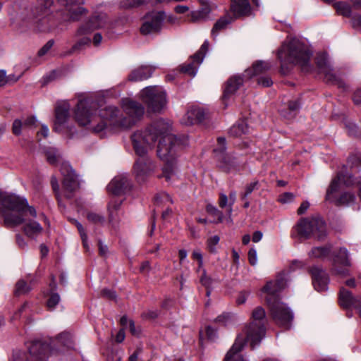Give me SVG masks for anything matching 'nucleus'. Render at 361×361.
I'll use <instances>...</instances> for the list:
<instances>
[{
    "label": "nucleus",
    "mask_w": 361,
    "mask_h": 361,
    "mask_svg": "<svg viewBox=\"0 0 361 361\" xmlns=\"http://www.w3.org/2000/svg\"><path fill=\"white\" fill-rule=\"evenodd\" d=\"M171 126L163 120L154 121L144 130L135 132L131 140L135 153L139 158L133 166L137 180L144 182L153 170V164L147 157V152L159 137L157 146V156L166 163L164 169V176L169 180L173 172V164L178 150L182 149V143L171 133Z\"/></svg>",
    "instance_id": "nucleus-1"
},
{
    "label": "nucleus",
    "mask_w": 361,
    "mask_h": 361,
    "mask_svg": "<svg viewBox=\"0 0 361 361\" xmlns=\"http://www.w3.org/2000/svg\"><path fill=\"white\" fill-rule=\"evenodd\" d=\"M123 109L126 117L120 116L117 107L107 106L96 114V104L87 99L78 101L75 111V118L80 126H87V128L95 133L105 129L106 121L114 126L128 129L133 126L144 115L145 108L137 102L126 99L123 100Z\"/></svg>",
    "instance_id": "nucleus-2"
},
{
    "label": "nucleus",
    "mask_w": 361,
    "mask_h": 361,
    "mask_svg": "<svg viewBox=\"0 0 361 361\" xmlns=\"http://www.w3.org/2000/svg\"><path fill=\"white\" fill-rule=\"evenodd\" d=\"M312 52L308 46L296 37H287L277 51L278 59L281 62V71L288 73V63H294L301 67L302 71L308 72L311 69L310 61Z\"/></svg>",
    "instance_id": "nucleus-3"
},
{
    "label": "nucleus",
    "mask_w": 361,
    "mask_h": 361,
    "mask_svg": "<svg viewBox=\"0 0 361 361\" xmlns=\"http://www.w3.org/2000/svg\"><path fill=\"white\" fill-rule=\"evenodd\" d=\"M73 341L72 336L68 332H63L58 335L50 344H47L40 341H35L30 343L28 346L29 353L27 355V361L32 358L34 361H47L48 351L52 353L54 350H61V346L66 348H73ZM25 353V352H24Z\"/></svg>",
    "instance_id": "nucleus-4"
},
{
    "label": "nucleus",
    "mask_w": 361,
    "mask_h": 361,
    "mask_svg": "<svg viewBox=\"0 0 361 361\" xmlns=\"http://www.w3.org/2000/svg\"><path fill=\"white\" fill-rule=\"evenodd\" d=\"M266 312L262 307H255L251 314L250 323L244 329L245 342H250L252 348L258 345L265 336L267 324Z\"/></svg>",
    "instance_id": "nucleus-5"
},
{
    "label": "nucleus",
    "mask_w": 361,
    "mask_h": 361,
    "mask_svg": "<svg viewBox=\"0 0 361 361\" xmlns=\"http://www.w3.org/2000/svg\"><path fill=\"white\" fill-rule=\"evenodd\" d=\"M291 235L304 239L314 236L318 240H324L327 235L326 224L319 218H302L294 226Z\"/></svg>",
    "instance_id": "nucleus-6"
},
{
    "label": "nucleus",
    "mask_w": 361,
    "mask_h": 361,
    "mask_svg": "<svg viewBox=\"0 0 361 361\" xmlns=\"http://www.w3.org/2000/svg\"><path fill=\"white\" fill-rule=\"evenodd\" d=\"M218 145L214 149L217 166L224 172L230 173L240 169V158L232 153L226 152V139L220 137L217 139Z\"/></svg>",
    "instance_id": "nucleus-7"
},
{
    "label": "nucleus",
    "mask_w": 361,
    "mask_h": 361,
    "mask_svg": "<svg viewBox=\"0 0 361 361\" xmlns=\"http://www.w3.org/2000/svg\"><path fill=\"white\" fill-rule=\"evenodd\" d=\"M140 97L149 111H160L166 103V94L157 86H149L144 88L140 92Z\"/></svg>",
    "instance_id": "nucleus-8"
},
{
    "label": "nucleus",
    "mask_w": 361,
    "mask_h": 361,
    "mask_svg": "<svg viewBox=\"0 0 361 361\" xmlns=\"http://www.w3.org/2000/svg\"><path fill=\"white\" fill-rule=\"evenodd\" d=\"M266 300L276 323L279 326L288 327L293 317L290 310L284 303L276 298H274L272 301L271 298H266Z\"/></svg>",
    "instance_id": "nucleus-9"
},
{
    "label": "nucleus",
    "mask_w": 361,
    "mask_h": 361,
    "mask_svg": "<svg viewBox=\"0 0 361 361\" xmlns=\"http://www.w3.org/2000/svg\"><path fill=\"white\" fill-rule=\"evenodd\" d=\"M18 200V207L10 208L2 206L1 214L4 216V223L8 227L17 226L25 222L24 218V209L27 206V202L25 199L16 196Z\"/></svg>",
    "instance_id": "nucleus-10"
},
{
    "label": "nucleus",
    "mask_w": 361,
    "mask_h": 361,
    "mask_svg": "<svg viewBox=\"0 0 361 361\" xmlns=\"http://www.w3.org/2000/svg\"><path fill=\"white\" fill-rule=\"evenodd\" d=\"M93 32V27L90 24H82L77 30L75 37L78 38L75 43L71 48L62 54L63 56H71L73 54H78L86 47L90 46L91 38L90 35Z\"/></svg>",
    "instance_id": "nucleus-11"
},
{
    "label": "nucleus",
    "mask_w": 361,
    "mask_h": 361,
    "mask_svg": "<svg viewBox=\"0 0 361 361\" xmlns=\"http://www.w3.org/2000/svg\"><path fill=\"white\" fill-rule=\"evenodd\" d=\"M60 171L63 176V188L66 193V197L71 199L72 193L80 186L77 176L68 162H63L61 164Z\"/></svg>",
    "instance_id": "nucleus-12"
},
{
    "label": "nucleus",
    "mask_w": 361,
    "mask_h": 361,
    "mask_svg": "<svg viewBox=\"0 0 361 361\" xmlns=\"http://www.w3.org/2000/svg\"><path fill=\"white\" fill-rule=\"evenodd\" d=\"M209 48V42L205 40L200 49L190 56V61L180 68V71L191 76H195L197 72L199 66L203 61Z\"/></svg>",
    "instance_id": "nucleus-13"
},
{
    "label": "nucleus",
    "mask_w": 361,
    "mask_h": 361,
    "mask_svg": "<svg viewBox=\"0 0 361 361\" xmlns=\"http://www.w3.org/2000/svg\"><path fill=\"white\" fill-rule=\"evenodd\" d=\"M250 13L248 0H232L228 18H221L216 23H231L240 16H247Z\"/></svg>",
    "instance_id": "nucleus-14"
},
{
    "label": "nucleus",
    "mask_w": 361,
    "mask_h": 361,
    "mask_svg": "<svg viewBox=\"0 0 361 361\" xmlns=\"http://www.w3.org/2000/svg\"><path fill=\"white\" fill-rule=\"evenodd\" d=\"M132 188V183L127 174H121L116 177L108 184L107 190L114 195H121L129 192Z\"/></svg>",
    "instance_id": "nucleus-15"
},
{
    "label": "nucleus",
    "mask_w": 361,
    "mask_h": 361,
    "mask_svg": "<svg viewBox=\"0 0 361 361\" xmlns=\"http://www.w3.org/2000/svg\"><path fill=\"white\" fill-rule=\"evenodd\" d=\"M341 182L347 186L353 185L356 183H360L359 181L355 182L353 178L346 172V169L344 168L341 171L338 172L337 176L331 180L326 191V200H330L331 199V195L338 191Z\"/></svg>",
    "instance_id": "nucleus-16"
},
{
    "label": "nucleus",
    "mask_w": 361,
    "mask_h": 361,
    "mask_svg": "<svg viewBox=\"0 0 361 361\" xmlns=\"http://www.w3.org/2000/svg\"><path fill=\"white\" fill-rule=\"evenodd\" d=\"M312 276V284L318 292H324L328 289L329 279L326 272L319 267H312L309 269Z\"/></svg>",
    "instance_id": "nucleus-17"
},
{
    "label": "nucleus",
    "mask_w": 361,
    "mask_h": 361,
    "mask_svg": "<svg viewBox=\"0 0 361 361\" xmlns=\"http://www.w3.org/2000/svg\"><path fill=\"white\" fill-rule=\"evenodd\" d=\"M287 285L286 279H285L284 274H281L277 276L274 281H270L263 287L262 291L267 293L268 298H271V300L274 301V298L279 300L278 297V293L283 290Z\"/></svg>",
    "instance_id": "nucleus-18"
},
{
    "label": "nucleus",
    "mask_w": 361,
    "mask_h": 361,
    "mask_svg": "<svg viewBox=\"0 0 361 361\" xmlns=\"http://www.w3.org/2000/svg\"><path fill=\"white\" fill-rule=\"evenodd\" d=\"M339 304L343 308L353 307L361 317V296L354 297L352 293L344 288L340 289Z\"/></svg>",
    "instance_id": "nucleus-19"
},
{
    "label": "nucleus",
    "mask_w": 361,
    "mask_h": 361,
    "mask_svg": "<svg viewBox=\"0 0 361 361\" xmlns=\"http://www.w3.org/2000/svg\"><path fill=\"white\" fill-rule=\"evenodd\" d=\"M70 104L66 101L58 102L55 108L54 130L60 131L61 127L64 125L69 116Z\"/></svg>",
    "instance_id": "nucleus-20"
},
{
    "label": "nucleus",
    "mask_w": 361,
    "mask_h": 361,
    "mask_svg": "<svg viewBox=\"0 0 361 361\" xmlns=\"http://www.w3.org/2000/svg\"><path fill=\"white\" fill-rule=\"evenodd\" d=\"M66 9L70 17L65 18L64 20H81L82 16L86 13V10L80 6L84 2V0H66Z\"/></svg>",
    "instance_id": "nucleus-21"
},
{
    "label": "nucleus",
    "mask_w": 361,
    "mask_h": 361,
    "mask_svg": "<svg viewBox=\"0 0 361 361\" xmlns=\"http://www.w3.org/2000/svg\"><path fill=\"white\" fill-rule=\"evenodd\" d=\"M246 77L241 75H234L229 78L225 84L223 99L226 100L233 95L236 91L243 85Z\"/></svg>",
    "instance_id": "nucleus-22"
},
{
    "label": "nucleus",
    "mask_w": 361,
    "mask_h": 361,
    "mask_svg": "<svg viewBox=\"0 0 361 361\" xmlns=\"http://www.w3.org/2000/svg\"><path fill=\"white\" fill-rule=\"evenodd\" d=\"M154 70L155 68L151 66H141L131 71L128 80L133 82L147 80L152 76Z\"/></svg>",
    "instance_id": "nucleus-23"
},
{
    "label": "nucleus",
    "mask_w": 361,
    "mask_h": 361,
    "mask_svg": "<svg viewBox=\"0 0 361 361\" xmlns=\"http://www.w3.org/2000/svg\"><path fill=\"white\" fill-rule=\"evenodd\" d=\"M33 28L36 32L51 33L58 36L68 30L64 24H34Z\"/></svg>",
    "instance_id": "nucleus-24"
},
{
    "label": "nucleus",
    "mask_w": 361,
    "mask_h": 361,
    "mask_svg": "<svg viewBox=\"0 0 361 361\" xmlns=\"http://www.w3.org/2000/svg\"><path fill=\"white\" fill-rule=\"evenodd\" d=\"M271 67V65L269 61H257L252 64L251 68L245 71L243 76L246 77V79H250L253 76L268 71Z\"/></svg>",
    "instance_id": "nucleus-25"
},
{
    "label": "nucleus",
    "mask_w": 361,
    "mask_h": 361,
    "mask_svg": "<svg viewBox=\"0 0 361 361\" xmlns=\"http://www.w3.org/2000/svg\"><path fill=\"white\" fill-rule=\"evenodd\" d=\"M166 21L167 23H172L174 18L171 15H167L162 11H150L143 17V23H162Z\"/></svg>",
    "instance_id": "nucleus-26"
},
{
    "label": "nucleus",
    "mask_w": 361,
    "mask_h": 361,
    "mask_svg": "<svg viewBox=\"0 0 361 361\" xmlns=\"http://www.w3.org/2000/svg\"><path fill=\"white\" fill-rule=\"evenodd\" d=\"M245 343V338L242 335H238L231 348L226 353L224 361H245L240 356L235 357V355L242 350Z\"/></svg>",
    "instance_id": "nucleus-27"
},
{
    "label": "nucleus",
    "mask_w": 361,
    "mask_h": 361,
    "mask_svg": "<svg viewBox=\"0 0 361 361\" xmlns=\"http://www.w3.org/2000/svg\"><path fill=\"white\" fill-rule=\"evenodd\" d=\"M186 124H195L202 122L205 118V112L203 109L194 106L190 109L185 114Z\"/></svg>",
    "instance_id": "nucleus-28"
},
{
    "label": "nucleus",
    "mask_w": 361,
    "mask_h": 361,
    "mask_svg": "<svg viewBox=\"0 0 361 361\" xmlns=\"http://www.w3.org/2000/svg\"><path fill=\"white\" fill-rule=\"evenodd\" d=\"M341 264L345 267H350L351 263L349 259V252L345 247H341L337 254L333 255V265Z\"/></svg>",
    "instance_id": "nucleus-29"
},
{
    "label": "nucleus",
    "mask_w": 361,
    "mask_h": 361,
    "mask_svg": "<svg viewBox=\"0 0 361 361\" xmlns=\"http://www.w3.org/2000/svg\"><path fill=\"white\" fill-rule=\"evenodd\" d=\"M19 200L16 195L0 190V204L10 208L18 207Z\"/></svg>",
    "instance_id": "nucleus-30"
},
{
    "label": "nucleus",
    "mask_w": 361,
    "mask_h": 361,
    "mask_svg": "<svg viewBox=\"0 0 361 361\" xmlns=\"http://www.w3.org/2000/svg\"><path fill=\"white\" fill-rule=\"evenodd\" d=\"M322 73L324 74V80L326 82L336 85L338 87H344V82L333 73V70L331 67L322 71Z\"/></svg>",
    "instance_id": "nucleus-31"
},
{
    "label": "nucleus",
    "mask_w": 361,
    "mask_h": 361,
    "mask_svg": "<svg viewBox=\"0 0 361 361\" xmlns=\"http://www.w3.org/2000/svg\"><path fill=\"white\" fill-rule=\"evenodd\" d=\"M248 130L247 124L245 121H240L233 125L229 130V134L233 137H240Z\"/></svg>",
    "instance_id": "nucleus-32"
},
{
    "label": "nucleus",
    "mask_w": 361,
    "mask_h": 361,
    "mask_svg": "<svg viewBox=\"0 0 361 361\" xmlns=\"http://www.w3.org/2000/svg\"><path fill=\"white\" fill-rule=\"evenodd\" d=\"M24 232L30 237L40 233L42 231V227L39 224L35 221H30L25 223L24 226Z\"/></svg>",
    "instance_id": "nucleus-33"
},
{
    "label": "nucleus",
    "mask_w": 361,
    "mask_h": 361,
    "mask_svg": "<svg viewBox=\"0 0 361 361\" xmlns=\"http://www.w3.org/2000/svg\"><path fill=\"white\" fill-rule=\"evenodd\" d=\"M331 250V246H322V247H313L309 255L312 258H319L322 259L329 255Z\"/></svg>",
    "instance_id": "nucleus-34"
},
{
    "label": "nucleus",
    "mask_w": 361,
    "mask_h": 361,
    "mask_svg": "<svg viewBox=\"0 0 361 361\" xmlns=\"http://www.w3.org/2000/svg\"><path fill=\"white\" fill-rule=\"evenodd\" d=\"M52 4V0H46L44 6L35 8V14H36L37 17L40 18V20H43L44 18L51 14V11L50 10V7Z\"/></svg>",
    "instance_id": "nucleus-35"
},
{
    "label": "nucleus",
    "mask_w": 361,
    "mask_h": 361,
    "mask_svg": "<svg viewBox=\"0 0 361 361\" xmlns=\"http://www.w3.org/2000/svg\"><path fill=\"white\" fill-rule=\"evenodd\" d=\"M161 30V24H142L140 27V32L144 35L157 34Z\"/></svg>",
    "instance_id": "nucleus-36"
},
{
    "label": "nucleus",
    "mask_w": 361,
    "mask_h": 361,
    "mask_svg": "<svg viewBox=\"0 0 361 361\" xmlns=\"http://www.w3.org/2000/svg\"><path fill=\"white\" fill-rule=\"evenodd\" d=\"M335 9L338 14L348 17L351 14V8L350 5L345 2L339 1L334 4Z\"/></svg>",
    "instance_id": "nucleus-37"
},
{
    "label": "nucleus",
    "mask_w": 361,
    "mask_h": 361,
    "mask_svg": "<svg viewBox=\"0 0 361 361\" xmlns=\"http://www.w3.org/2000/svg\"><path fill=\"white\" fill-rule=\"evenodd\" d=\"M200 281L201 284L202 286H204L207 289V292H206L207 296H209V295L211 294V291H212L211 286H212L213 280L210 276H208L207 275V271L204 269H202V274L200 276Z\"/></svg>",
    "instance_id": "nucleus-38"
},
{
    "label": "nucleus",
    "mask_w": 361,
    "mask_h": 361,
    "mask_svg": "<svg viewBox=\"0 0 361 361\" xmlns=\"http://www.w3.org/2000/svg\"><path fill=\"white\" fill-rule=\"evenodd\" d=\"M317 64L322 72L329 68L328 54L325 52L319 54L317 57Z\"/></svg>",
    "instance_id": "nucleus-39"
},
{
    "label": "nucleus",
    "mask_w": 361,
    "mask_h": 361,
    "mask_svg": "<svg viewBox=\"0 0 361 361\" xmlns=\"http://www.w3.org/2000/svg\"><path fill=\"white\" fill-rule=\"evenodd\" d=\"M209 8L206 6L200 10L196 11L192 13V18L194 20H207V18L209 13Z\"/></svg>",
    "instance_id": "nucleus-40"
},
{
    "label": "nucleus",
    "mask_w": 361,
    "mask_h": 361,
    "mask_svg": "<svg viewBox=\"0 0 361 361\" xmlns=\"http://www.w3.org/2000/svg\"><path fill=\"white\" fill-rule=\"evenodd\" d=\"M220 238L215 235L209 238L207 240V247L209 252L215 254L217 252L216 245L219 244Z\"/></svg>",
    "instance_id": "nucleus-41"
},
{
    "label": "nucleus",
    "mask_w": 361,
    "mask_h": 361,
    "mask_svg": "<svg viewBox=\"0 0 361 361\" xmlns=\"http://www.w3.org/2000/svg\"><path fill=\"white\" fill-rule=\"evenodd\" d=\"M355 200V196L350 192L343 193L340 197L337 200L336 204L338 205H348L351 202H353Z\"/></svg>",
    "instance_id": "nucleus-42"
},
{
    "label": "nucleus",
    "mask_w": 361,
    "mask_h": 361,
    "mask_svg": "<svg viewBox=\"0 0 361 361\" xmlns=\"http://www.w3.org/2000/svg\"><path fill=\"white\" fill-rule=\"evenodd\" d=\"M259 182L257 180L253 181L247 184L245 188V191L240 194L242 200H246L247 197L250 195L255 190L258 188Z\"/></svg>",
    "instance_id": "nucleus-43"
},
{
    "label": "nucleus",
    "mask_w": 361,
    "mask_h": 361,
    "mask_svg": "<svg viewBox=\"0 0 361 361\" xmlns=\"http://www.w3.org/2000/svg\"><path fill=\"white\" fill-rule=\"evenodd\" d=\"M30 290V287L26 283L25 281L20 280L17 282L16 285L15 294L20 295L27 293Z\"/></svg>",
    "instance_id": "nucleus-44"
},
{
    "label": "nucleus",
    "mask_w": 361,
    "mask_h": 361,
    "mask_svg": "<svg viewBox=\"0 0 361 361\" xmlns=\"http://www.w3.org/2000/svg\"><path fill=\"white\" fill-rule=\"evenodd\" d=\"M87 218L89 221L94 224L102 225L105 221L104 216L95 212H89L87 215Z\"/></svg>",
    "instance_id": "nucleus-45"
},
{
    "label": "nucleus",
    "mask_w": 361,
    "mask_h": 361,
    "mask_svg": "<svg viewBox=\"0 0 361 361\" xmlns=\"http://www.w3.org/2000/svg\"><path fill=\"white\" fill-rule=\"evenodd\" d=\"M74 224L76 226V227H77V228L78 230V232H79V233L80 235V237H81V239H82L84 247L87 250H88L89 247H88V245H87V234H86V233L85 231L84 228L82 227V224L80 222H78V221H76V220L74 221Z\"/></svg>",
    "instance_id": "nucleus-46"
},
{
    "label": "nucleus",
    "mask_w": 361,
    "mask_h": 361,
    "mask_svg": "<svg viewBox=\"0 0 361 361\" xmlns=\"http://www.w3.org/2000/svg\"><path fill=\"white\" fill-rule=\"evenodd\" d=\"M60 302V296L58 293H51L47 301V305L49 310H52Z\"/></svg>",
    "instance_id": "nucleus-47"
},
{
    "label": "nucleus",
    "mask_w": 361,
    "mask_h": 361,
    "mask_svg": "<svg viewBox=\"0 0 361 361\" xmlns=\"http://www.w3.org/2000/svg\"><path fill=\"white\" fill-rule=\"evenodd\" d=\"M206 210L209 214L216 217L218 219L219 222L222 221L223 218H224V214L216 207H214L212 204H208L206 207Z\"/></svg>",
    "instance_id": "nucleus-48"
},
{
    "label": "nucleus",
    "mask_w": 361,
    "mask_h": 361,
    "mask_svg": "<svg viewBox=\"0 0 361 361\" xmlns=\"http://www.w3.org/2000/svg\"><path fill=\"white\" fill-rule=\"evenodd\" d=\"M121 24H108V27H106V35L109 38H114L116 32L120 30L119 25Z\"/></svg>",
    "instance_id": "nucleus-49"
},
{
    "label": "nucleus",
    "mask_w": 361,
    "mask_h": 361,
    "mask_svg": "<svg viewBox=\"0 0 361 361\" xmlns=\"http://www.w3.org/2000/svg\"><path fill=\"white\" fill-rule=\"evenodd\" d=\"M46 156H47V159L48 162L51 164H56L60 157L59 154L55 149L47 151L46 152Z\"/></svg>",
    "instance_id": "nucleus-50"
},
{
    "label": "nucleus",
    "mask_w": 361,
    "mask_h": 361,
    "mask_svg": "<svg viewBox=\"0 0 361 361\" xmlns=\"http://www.w3.org/2000/svg\"><path fill=\"white\" fill-rule=\"evenodd\" d=\"M121 204V201L118 200H112L109 204V222H112L113 221V211H116L118 209Z\"/></svg>",
    "instance_id": "nucleus-51"
},
{
    "label": "nucleus",
    "mask_w": 361,
    "mask_h": 361,
    "mask_svg": "<svg viewBox=\"0 0 361 361\" xmlns=\"http://www.w3.org/2000/svg\"><path fill=\"white\" fill-rule=\"evenodd\" d=\"M51 185L53 188L54 192L56 196V199L58 200L59 204H61V200L59 197V185L58 183V180L55 176H52L51 178Z\"/></svg>",
    "instance_id": "nucleus-52"
},
{
    "label": "nucleus",
    "mask_w": 361,
    "mask_h": 361,
    "mask_svg": "<svg viewBox=\"0 0 361 361\" xmlns=\"http://www.w3.org/2000/svg\"><path fill=\"white\" fill-rule=\"evenodd\" d=\"M231 315L228 313H223L220 315H219L215 319V322L219 323L222 325H226L228 323L231 321Z\"/></svg>",
    "instance_id": "nucleus-53"
},
{
    "label": "nucleus",
    "mask_w": 361,
    "mask_h": 361,
    "mask_svg": "<svg viewBox=\"0 0 361 361\" xmlns=\"http://www.w3.org/2000/svg\"><path fill=\"white\" fill-rule=\"evenodd\" d=\"M54 44V39H49L38 51V56L45 55Z\"/></svg>",
    "instance_id": "nucleus-54"
},
{
    "label": "nucleus",
    "mask_w": 361,
    "mask_h": 361,
    "mask_svg": "<svg viewBox=\"0 0 361 361\" xmlns=\"http://www.w3.org/2000/svg\"><path fill=\"white\" fill-rule=\"evenodd\" d=\"M23 127V122L20 119H16L13 123V133L16 135H19L21 133V130Z\"/></svg>",
    "instance_id": "nucleus-55"
},
{
    "label": "nucleus",
    "mask_w": 361,
    "mask_h": 361,
    "mask_svg": "<svg viewBox=\"0 0 361 361\" xmlns=\"http://www.w3.org/2000/svg\"><path fill=\"white\" fill-rule=\"evenodd\" d=\"M27 355L23 351H15L13 354L12 361H27Z\"/></svg>",
    "instance_id": "nucleus-56"
},
{
    "label": "nucleus",
    "mask_w": 361,
    "mask_h": 361,
    "mask_svg": "<svg viewBox=\"0 0 361 361\" xmlns=\"http://www.w3.org/2000/svg\"><path fill=\"white\" fill-rule=\"evenodd\" d=\"M248 260L252 266H255L257 262V251L254 248H251L248 252Z\"/></svg>",
    "instance_id": "nucleus-57"
},
{
    "label": "nucleus",
    "mask_w": 361,
    "mask_h": 361,
    "mask_svg": "<svg viewBox=\"0 0 361 361\" xmlns=\"http://www.w3.org/2000/svg\"><path fill=\"white\" fill-rule=\"evenodd\" d=\"M331 272L333 274L341 277H345L350 274L349 271L347 269H338L336 267V266H334Z\"/></svg>",
    "instance_id": "nucleus-58"
},
{
    "label": "nucleus",
    "mask_w": 361,
    "mask_h": 361,
    "mask_svg": "<svg viewBox=\"0 0 361 361\" xmlns=\"http://www.w3.org/2000/svg\"><path fill=\"white\" fill-rule=\"evenodd\" d=\"M121 8L129 9L137 7L134 0H121L119 4Z\"/></svg>",
    "instance_id": "nucleus-59"
},
{
    "label": "nucleus",
    "mask_w": 361,
    "mask_h": 361,
    "mask_svg": "<svg viewBox=\"0 0 361 361\" xmlns=\"http://www.w3.org/2000/svg\"><path fill=\"white\" fill-rule=\"evenodd\" d=\"M293 199H294V195L293 193L285 192L280 196L279 201L283 204H286V203L292 202L293 200Z\"/></svg>",
    "instance_id": "nucleus-60"
},
{
    "label": "nucleus",
    "mask_w": 361,
    "mask_h": 361,
    "mask_svg": "<svg viewBox=\"0 0 361 361\" xmlns=\"http://www.w3.org/2000/svg\"><path fill=\"white\" fill-rule=\"evenodd\" d=\"M37 122V121L35 116H30L25 119L23 125L24 128H32L36 126Z\"/></svg>",
    "instance_id": "nucleus-61"
},
{
    "label": "nucleus",
    "mask_w": 361,
    "mask_h": 361,
    "mask_svg": "<svg viewBox=\"0 0 361 361\" xmlns=\"http://www.w3.org/2000/svg\"><path fill=\"white\" fill-rule=\"evenodd\" d=\"M288 106L289 111L290 113H293L294 116L300 108V102L298 100L290 101Z\"/></svg>",
    "instance_id": "nucleus-62"
},
{
    "label": "nucleus",
    "mask_w": 361,
    "mask_h": 361,
    "mask_svg": "<svg viewBox=\"0 0 361 361\" xmlns=\"http://www.w3.org/2000/svg\"><path fill=\"white\" fill-rule=\"evenodd\" d=\"M227 24H214L212 30V35L214 38L216 37L218 32L224 30L226 29Z\"/></svg>",
    "instance_id": "nucleus-63"
},
{
    "label": "nucleus",
    "mask_w": 361,
    "mask_h": 361,
    "mask_svg": "<svg viewBox=\"0 0 361 361\" xmlns=\"http://www.w3.org/2000/svg\"><path fill=\"white\" fill-rule=\"evenodd\" d=\"M258 84L259 85H262V87H270L273 84V82H272L271 78L267 76V77L259 78L258 79Z\"/></svg>",
    "instance_id": "nucleus-64"
}]
</instances>
